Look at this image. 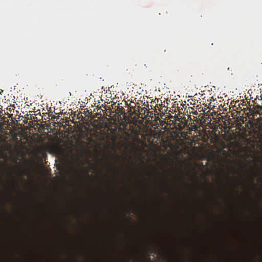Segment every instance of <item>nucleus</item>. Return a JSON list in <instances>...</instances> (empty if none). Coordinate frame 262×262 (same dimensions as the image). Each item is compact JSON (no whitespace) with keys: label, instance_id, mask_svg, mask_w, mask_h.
Here are the masks:
<instances>
[{"label":"nucleus","instance_id":"f257e3e1","mask_svg":"<svg viewBox=\"0 0 262 262\" xmlns=\"http://www.w3.org/2000/svg\"><path fill=\"white\" fill-rule=\"evenodd\" d=\"M255 111V113L259 114L260 112L262 110V106L259 105H256L254 107Z\"/></svg>","mask_w":262,"mask_h":262},{"label":"nucleus","instance_id":"f03ea898","mask_svg":"<svg viewBox=\"0 0 262 262\" xmlns=\"http://www.w3.org/2000/svg\"><path fill=\"white\" fill-rule=\"evenodd\" d=\"M182 113H181L180 111H179V113L177 114H175V115H177V116L175 117V120L179 121L180 119L182 118L181 116Z\"/></svg>","mask_w":262,"mask_h":262},{"label":"nucleus","instance_id":"7ed1b4c3","mask_svg":"<svg viewBox=\"0 0 262 262\" xmlns=\"http://www.w3.org/2000/svg\"><path fill=\"white\" fill-rule=\"evenodd\" d=\"M251 184L252 185H253V186L254 187H255V184L254 183V178H252L251 179Z\"/></svg>","mask_w":262,"mask_h":262},{"label":"nucleus","instance_id":"20e7f679","mask_svg":"<svg viewBox=\"0 0 262 262\" xmlns=\"http://www.w3.org/2000/svg\"><path fill=\"white\" fill-rule=\"evenodd\" d=\"M75 173L79 177H81L80 173L77 170H75Z\"/></svg>","mask_w":262,"mask_h":262},{"label":"nucleus","instance_id":"39448f33","mask_svg":"<svg viewBox=\"0 0 262 262\" xmlns=\"http://www.w3.org/2000/svg\"><path fill=\"white\" fill-rule=\"evenodd\" d=\"M16 183V182L15 180H13V182H12L13 186H14L15 185Z\"/></svg>","mask_w":262,"mask_h":262},{"label":"nucleus","instance_id":"423d86ee","mask_svg":"<svg viewBox=\"0 0 262 262\" xmlns=\"http://www.w3.org/2000/svg\"><path fill=\"white\" fill-rule=\"evenodd\" d=\"M148 261H150V257L149 256L147 258Z\"/></svg>","mask_w":262,"mask_h":262},{"label":"nucleus","instance_id":"0eeeda50","mask_svg":"<svg viewBox=\"0 0 262 262\" xmlns=\"http://www.w3.org/2000/svg\"><path fill=\"white\" fill-rule=\"evenodd\" d=\"M5 213H6L7 215H8V213H7V212H6V210H5Z\"/></svg>","mask_w":262,"mask_h":262},{"label":"nucleus","instance_id":"6e6552de","mask_svg":"<svg viewBox=\"0 0 262 262\" xmlns=\"http://www.w3.org/2000/svg\"><path fill=\"white\" fill-rule=\"evenodd\" d=\"M165 179H166V180H167L168 179V178L166 177L165 178Z\"/></svg>","mask_w":262,"mask_h":262},{"label":"nucleus","instance_id":"1a4fd4ad","mask_svg":"<svg viewBox=\"0 0 262 262\" xmlns=\"http://www.w3.org/2000/svg\"><path fill=\"white\" fill-rule=\"evenodd\" d=\"M114 171H116V169L115 168L113 169Z\"/></svg>","mask_w":262,"mask_h":262},{"label":"nucleus","instance_id":"9d476101","mask_svg":"<svg viewBox=\"0 0 262 262\" xmlns=\"http://www.w3.org/2000/svg\"><path fill=\"white\" fill-rule=\"evenodd\" d=\"M261 99L262 100V96H261Z\"/></svg>","mask_w":262,"mask_h":262}]
</instances>
